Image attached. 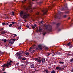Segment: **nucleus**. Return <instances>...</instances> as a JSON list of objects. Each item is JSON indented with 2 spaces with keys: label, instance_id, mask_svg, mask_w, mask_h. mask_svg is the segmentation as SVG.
I'll return each instance as SVG.
<instances>
[{
  "label": "nucleus",
  "instance_id": "61",
  "mask_svg": "<svg viewBox=\"0 0 73 73\" xmlns=\"http://www.w3.org/2000/svg\"><path fill=\"white\" fill-rule=\"evenodd\" d=\"M31 73H33V72H32Z\"/></svg>",
  "mask_w": 73,
  "mask_h": 73
},
{
  "label": "nucleus",
  "instance_id": "48",
  "mask_svg": "<svg viewBox=\"0 0 73 73\" xmlns=\"http://www.w3.org/2000/svg\"><path fill=\"white\" fill-rule=\"evenodd\" d=\"M45 49H48V48L47 47L45 48Z\"/></svg>",
  "mask_w": 73,
  "mask_h": 73
},
{
  "label": "nucleus",
  "instance_id": "43",
  "mask_svg": "<svg viewBox=\"0 0 73 73\" xmlns=\"http://www.w3.org/2000/svg\"><path fill=\"white\" fill-rule=\"evenodd\" d=\"M36 15H39V12H37L36 13Z\"/></svg>",
  "mask_w": 73,
  "mask_h": 73
},
{
  "label": "nucleus",
  "instance_id": "19",
  "mask_svg": "<svg viewBox=\"0 0 73 73\" xmlns=\"http://www.w3.org/2000/svg\"><path fill=\"white\" fill-rule=\"evenodd\" d=\"M39 30L40 32H42V29L40 28H39Z\"/></svg>",
  "mask_w": 73,
  "mask_h": 73
},
{
  "label": "nucleus",
  "instance_id": "6",
  "mask_svg": "<svg viewBox=\"0 0 73 73\" xmlns=\"http://www.w3.org/2000/svg\"><path fill=\"white\" fill-rule=\"evenodd\" d=\"M38 62L39 63H41V62L42 63H44L45 62V59L43 58L41 59V58L40 57H39V60H38Z\"/></svg>",
  "mask_w": 73,
  "mask_h": 73
},
{
  "label": "nucleus",
  "instance_id": "38",
  "mask_svg": "<svg viewBox=\"0 0 73 73\" xmlns=\"http://www.w3.org/2000/svg\"><path fill=\"white\" fill-rule=\"evenodd\" d=\"M5 25H8V23H5Z\"/></svg>",
  "mask_w": 73,
  "mask_h": 73
},
{
  "label": "nucleus",
  "instance_id": "27",
  "mask_svg": "<svg viewBox=\"0 0 73 73\" xmlns=\"http://www.w3.org/2000/svg\"><path fill=\"white\" fill-rule=\"evenodd\" d=\"M66 17H67V15H64L63 16V17L64 18H66Z\"/></svg>",
  "mask_w": 73,
  "mask_h": 73
},
{
  "label": "nucleus",
  "instance_id": "45",
  "mask_svg": "<svg viewBox=\"0 0 73 73\" xmlns=\"http://www.w3.org/2000/svg\"><path fill=\"white\" fill-rule=\"evenodd\" d=\"M3 28L0 29V31H3Z\"/></svg>",
  "mask_w": 73,
  "mask_h": 73
},
{
  "label": "nucleus",
  "instance_id": "32",
  "mask_svg": "<svg viewBox=\"0 0 73 73\" xmlns=\"http://www.w3.org/2000/svg\"><path fill=\"white\" fill-rule=\"evenodd\" d=\"M31 27L33 28V29H35V27L33 26H31Z\"/></svg>",
  "mask_w": 73,
  "mask_h": 73
},
{
  "label": "nucleus",
  "instance_id": "20",
  "mask_svg": "<svg viewBox=\"0 0 73 73\" xmlns=\"http://www.w3.org/2000/svg\"><path fill=\"white\" fill-rule=\"evenodd\" d=\"M1 34H5L6 32L4 31H2L1 32Z\"/></svg>",
  "mask_w": 73,
  "mask_h": 73
},
{
  "label": "nucleus",
  "instance_id": "21",
  "mask_svg": "<svg viewBox=\"0 0 73 73\" xmlns=\"http://www.w3.org/2000/svg\"><path fill=\"white\" fill-rule=\"evenodd\" d=\"M9 17L6 16L5 17V19H7V20H8V19H9Z\"/></svg>",
  "mask_w": 73,
  "mask_h": 73
},
{
  "label": "nucleus",
  "instance_id": "17",
  "mask_svg": "<svg viewBox=\"0 0 73 73\" xmlns=\"http://www.w3.org/2000/svg\"><path fill=\"white\" fill-rule=\"evenodd\" d=\"M48 33V32H43L42 33V34L43 35V36H45L46 33Z\"/></svg>",
  "mask_w": 73,
  "mask_h": 73
},
{
  "label": "nucleus",
  "instance_id": "9",
  "mask_svg": "<svg viewBox=\"0 0 73 73\" xmlns=\"http://www.w3.org/2000/svg\"><path fill=\"white\" fill-rule=\"evenodd\" d=\"M60 17H61L60 15H55V18H56V19H60Z\"/></svg>",
  "mask_w": 73,
  "mask_h": 73
},
{
  "label": "nucleus",
  "instance_id": "5",
  "mask_svg": "<svg viewBox=\"0 0 73 73\" xmlns=\"http://www.w3.org/2000/svg\"><path fill=\"white\" fill-rule=\"evenodd\" d=\"M49 8H50V9H52L51 7H47V8L45 9L44 10L41 9V10L43 12V15H46L48 12V9Z\"/></svg>",
  "mask_w": 73,
  "mask_h": 73
},
{
  "label": "nucleus",
  "instance_id": "56",
  "mask_svg": "<svg viewBox=\"0 0 73 73\" xmlns=\"http://www.w3.org/2000/svg\"><path fill=\"white\" fill-rule=\"evenodd\" d=\"M70 17H69L68 18V20H70Z\"/></svg>",
  "mask_w": 73,
  "mask_h": 73
},
{
  "label": "nucleus",
  "instance_id": "50",
  "mask_svg": "<svg viewBox=\"0 0 73 73\" xmlns=\"http://www.w3.org/2000/svg\"><path fill=\"white\" fill-rule=\"evenodd\" d=\"M42 24V23H41V22H40L39 23V24Z\"/></svg>",
  "mask_w": 73,
  "mask_h": 73
},
{
  "label": "nucleus",
  "instance_id": "40",
  "mask_svg": "<svg viewBox=\"0 0 73 73\" xmlns=\"http://www.w3.org/2000/svg\"><path fill=\"white\" fill-rule=\"evenodd\" d=\"M12 13L13 15H15V13H14V12H13V11L12 12Z\"/></svg>",
  "mask_w": 73,
  "mask_h": 73
},
{
  "label": "nucleus",
  "instance_id": "63",
  "mask_svg": "<svg viewBox=\"0 0 73 73\" xmlns=\"http://www.w3.org/2000/svg\"><path fill=\"white\" fill-rule=\"evenodd\" d=\"M72 68H73V67H72Z\"/></svg>",
  "mask_w": 73,
  "mask_h": 73
},
{
  "label": "nucleus",
  "instance_id": "25",
  "mask_svg": "<svg viewBox=\"0 0 73 73\" xmlns=\"http://www.w3.org/2000/svg\"><path fill=\"white\" fill-rule=\"evenodd\" d=\"M21 29V26H19L18 27V29L20 30Z\"/></svg>",
  "mask_w": 73,
  "mask_h": 73
},
{
  "label": "nucleus",
  "instance_id": "34",
  "mask_svg": "<svg viewBox=\"0 0 73 73\" xmlns=\"http://www.w3.org/2000/svg\"><path fill=\"white\" fill-rule=\"evenodd\" d=\"M25 63H26V65H27V64H29V62H28V61H26L25 62Z\"/></svg>",
  "mask_w": 73,
  "mask_h": 73
},
{
  "label": "nucleus",
  "instance_id": "44",
  "mask_svg": "<svg viewBox=\"0 0 73 73\" xmlns=\"http://www.w3.org/2000/svg\"><path fill=\"white\" fill-rule=\"evenodd\" d=\"M19 63H16V65H19Z\"/></svg>",
  "mask_w": 73,
  "mask_h": 73
},
{
  "label": "nucleus",
  "instance_id": "52",
  "mask_svg": "<svg viewBox=\"0 0 73 73\" xmlns=\"http://www.w3.org/2000/svg\"><path fill=\"white\" fill-rule=\"evenodd\" d=\"M34 26H35V27H36V26H37V25H34Z\"/></svg>",
  "mask_w": 73,
  "mask_h": 73
},
{
  "label": "nucleus",
  "instance_id": "53",
  "mask_svg": "<svg viewBox=\"0 0 73 73\" xmlns=\"http://www.w3.org/2000/svg\"><path fill=\"white\" fill-rule=\"evenodd\" d=\"M50 53H49L48 54V56H49V55H50Z\"/></svg>",
  "mask_w": 73,
  "mask_h": 73
},
{
  "label": "nucleus",
  "instance_id": "14",
  "mask_svg": "<svg viewBox=\"0 0 73 73\" xmlns=\"http://www.w3.org/2000/svg\"><path fill=\"white\" fill-rule=\"evenodd\" d=\"M71 43L70 42H68V43H67V44H65V45H66V46H70V44Z\"/></svg>",
  "mask_w": 73,
  "mask_h": 73
},
{
  "label": "nucleus",
  "instance_id": "33",
  "mask_svg": "<svg viewBox=\"0 0 73 73\" xmlns=\"http://www.w3.org/2000/svg\"><path fill=\"white\" fill-rule=\"evenodd\" d=\"M12 24H11L9 25V27H11L12 26Z\"/></svg>",
  "mask_w": 73,
  "mask_h": 73
},
{
  "label": "nucleus",
  "instance_id": "54",
  "mask_svg": "<svg viewBox=\"0 0 73 73\" xmlns=\"http://www.w3.org/2000/svg\"><path fill=\"white\" fill-rule=\"evenodd\" d=\"M31 49H32V48H30L29 49V50H31Z\"/></svg>",
  "mask_w": 73,
  "mask_h": 73
},
{
  "label": "nucleus",
  "instance_id": "49",
  "mask_svg": "<svg viewBox=\"0 0 73 73\" xmlns=\"http://www.w3.org/2000/svg\"><path fill=\"white\" fill-rule=\"evenodd\" d=\"M64 68H61V70H64Z\"/></svg>",
  "mask_w": 73,
  "mask_h": 73
},
{
  "label": "nucleus",
  "instance_id": "8",
  "mask_svg": "<svg viewBox=\"0 0 73 73\" xmlns=\"http://www.w3.org/2000/svg\"><path fill=\"white\" fill-rule=\"evenodd\" d=\"M68 8L67 6L65 7H62L61 9H60L61 11H64V10H68Z\"/></svg>",
  "mask_w": 73,
  "mask_h": 73
},
{
  "label": "nucleus",
  "instance_id": "1",
  "mask_svg": "<svg viewBox=\"0 0 73 73\" xmlns=\"http://www.w3.org/2000/svg\"><path fill=\"white\" fill-rule=\"evenodd\" d=\"M29 5L28 7L24 5L23 6V8H24L25 11H21L20 12V16H23V15H24L23 16V19H26L27 18V17L28 16V12H29V10H30L31 9H32L31 10V12H33V11L36 10V9L35 7L33 8L32 9L31 7L32 5L33 4V3L31 1H29Z\"/></svg>",
  "mask_w": 73,
  "mask_h": 73
},
{
  "label": "nucleus",
  "instance_id": "15",
  "mask_svg": "<svg viewBox=\"0 0 73 73\" xmlns=\"http://www.w3.org/2000/svg\"><path fill=\"white\" fill-rule=\"evenodd\" d=\"M30 66L31 68H34V67H35V65L34 64H31Z\"/></svg>",
  "mask_w": 73,
  "mask_h": 73
},
{
  "label": "nucleus",
  "instance_id": "29",
  "mask_svg": "<svg viewBox=\"0 0 73 73\" xmlns=\"http://www.w3.org/2000/svg\"><path fill=\"white\" fill-rule=\"evenodd\" d=\"M26 27L27 28H30V27L28 26V25H26Z\"/></svg>",
  "mask_w": 73,
  "mask_h": 73
},
{
  "label": "nucleus",
  "instance_id": "41",
  "mask_svg": "<svg viewBox=\"0 0 73 73\" xmlns=\"http://www.w3.org/2000/svg\"><path fill=\"white\" fill-rule=\"evenodd\" d=\"M2 53H3V52H2L1 51H0V56L1 55V54H2Z\"/></svg>",
  "mask_w": 73,
  "mask_h": 73
},
{
  "label": "nucleus",
  "instance_id": "31",
  "mask_svg": "<svg viewBox=\"0 0 73 73\" xmlns=\"http://www.w3.org/2000/svg\"><path fill=\"white\" fill-rule=\"evenodd\" d=\"M60 64H64V62H59Z\"/></svg>",
  "mask_w": 73,
  "mask_h": 73
},
{
  "label": "nucleus",
  "instance_id": "28",
  "mask_svg": "<svg viewBox=\"0 0 73 73\" xmlns=\"http://www.w3.org/2000/svg\"><path fill=\"white\" fill-rule=\"evenodd\" d=\"M51 73H55V71L54 70H52Z\"/></svg>",
  "mask_w": 73,
  "mask_h": 73
},
{
  "label": "nucleus",
  "instance_id": "60",
  "mask_svg": "<svg viewBox=\"0 0 73 73\" xmlns=\"http://www.w3.org/2000/svg\"><path fill=\"white\" fill-rule=\"evenodd\" d=\"M5 16H6V14H5Z\"/></svg>",
  "mask_w": 73,
  "mask_h": 73
},
{
  "label": "nucleus",
  "instance_id": "11",
  "mask_svg": "<svg viewBox=\"0 0 73 73\" xmlns=\"http://www.w3.org/2000/svg\"><path fill=\"white\" fill-rule=\"evenodd\" d=\"M38 47L40 49V50H42V45L39 44L38 46Z\"/></svg>",
  "mask_w": 73,
  "mask_h": 73
},
{
  "label": "nucleus",
  "instance_id": "55",
  "mask_svg": "<svg viewBox=\"0 0 73 73\" xmlns=\"http://www.w3.org/2000/svg\"><path fill=\"white\" fill-rule=\"evenodd\" d=\"M42 3V2H40V4H41V3Z\"/></svg>",
  "mask_w": 73,
  "mask_h": 73
},
{
  "label": "nucleus",
  "instance_id": "22",
  "mask_svg": "<svg viewBox=\"0 0 73 73\" xmlns=\"http://www.w3.org/2000/svg\"><path fill=\"white\" fill-rule=\"evenodd\" d=\"M30 50V52H31V53H34L35 51L34 50H32V52Z\"/></svg>",
  "mask_w": 73,
  "mask_h": 73
},
{
  "label": "nucleus",
  "instance_id": "57",
  "mask_svg": "<svg viewBox=\"0 0 73 73\" xmlns=\"http://www.w3.org/2000/svg\"><path fill=\"white\" fill-rule=\"evenodd\" d=\"M71 71H72V72H73V69L72 70H71Z\"/></svg>",
  "mask_w": 73,
  "mask_h": 73
},
{
  "label": "nucleus",
  "instance_id": "42",
  "mask_svg": "<svg viewBox=\"0 0 73 73\" xmlns=\"http://www.w3.org/2000/svg\"><path fill=\"white\" fill-rule=\"evenodd\" d=\"M46 73H49V71L48 70H46Z\"/></svg>",
  "mask_w": 73,
  "mask_h": 73
},
{
  "label": "nucleus",
  "instance_id": "51",
  "mask_svg": "<svg viewBox=\"0 0 73 73\" xmlns=\"http://www.w3.org/2000/svg\"><path fill=\"white\" fill-rule=\"evenodd\" d=\"M43 21H41V23H43Z\"/></svg>",
  "mask_w": 73,
  "mask_h": 73
},
{
  "label": "nucleus",
  "instance_id": "35",
  "mask_svg": "<svg viewBox=\"0 0 73 73\" xmlns=\"http://www.w3.org/2000/svg\"><path fill=\"white\" fill-rule=\"evenodd\" d=\"M39 60V59H38V58H36L35 59V60H36V61H38V62Z\"/></svg>",
  "mask_w": 73,
  "mask_h": 73
},
{
  "label": "nucleus",
  "instance_id": "3",
  "mask_svg": "<svg viewBox=\"0 0 73 73\" xmlns=\"http://www.w3.org/2000/svg\"><path fill=\"white\" fill-rule=\"evenodd\" d=\"M11 62H12V61L11 60H10L9 62H7V64H5L2 66V67H3V70L4 71L5 70L4 69V68H8L9 66H11L12 64H11Z\"/></svg>",
  "mask_w": 73,
  "mask_h": 73
},
{
  "label": "nucleus",
  "instance_id": "2",
  "mask_svg": "<svg viewBox=\"0 0 73 73\" xmlns=\"http://www.w3.org/2000/svg\"><path fill=\"white\" fill-rule=\"evenodd\" d=\"M24 53H25L22 50L20 51L19 52H18L17 53L16 55L18 56H19L18 58L19 60H21L23 58V55L24 54Z\"/></svg>",
  "mask_w": 73,
  "mask_h": 73
},
{
  "label": "nucleus",
  "instance_id": "36",
  "mask_svg": "<svg viewBox=\"0 0 73 73\" xmlns=\"http://www.w3.org/2000/svg\"><path fill=\"white\" fill-rule=\"evenodd\" d=\"M61 30V29H58V32L60 31Z\"/></svg>",
  "mask_w": 73,
  "mask_h": 73
},
{
  "label": "nucleus",
  "instance_id": "39",
  "mask_svg": "<svg viewBox=\"0 0 73 73\" xmlns=\"http://www.w3.org/2000/svg\"><path fill=\"white\" fill-rule=\"evenodd\" d=\"M72 47V45H71L69 47V48L70 49H71V48Z\"/></svg>",
  "mask_w": 73,
  "mask_h": 73
},
{
  "label": "nucleus",
  "instance_id": "26",
  "mask_svg": "<svg viewBox=\"0 0 73 73\" xmlns=\"http://www.w3.org/2000/svg\"><path fill=\"white\" fill-rule=\"evenodd\" d=\"M70 62H73V58H71L70 60Z\"/></svg>",
  "mask_w": 73,
  "mask_h": 73
},
{
  "label": "nucleus",
  "instance_id": "46",
  "mask_svg": "<svg viewBox=\"0 0 73 73\" xmlns=\"http://www.w3.org/2000/svg\"><path fill=\"white\" fill-rule=\"evenodd\" d=\"M17 36V35H16V34H15L14 36Z\"/></svg>",
  "mask_w": 73,
  "mask_h": 73
},
{
  "label": "nucleus",
  "instance_id": "47",
  "mask_svg": "<svg viewBox=\"0 0 73 73\" xmlns=\"http://www.w3.org/2000/svg\"><path fill=\"white\" fill-rule=\"evenodd\" d=\"M15 22H13L12 23L13 24H15Z\"/></svg>",
  "mask_w": 73,
  "mask_h": 73
},
{
  "label": "nucleus",
  "instance_id": "18",
  "mask_svg": "<svg viewBox=\"0 0 73 73\" xmlns=\"http://www.w3.org/2000/svg\"><path fill=\"white\" fill-rule=\"evenodd\" d=\"M69 11H70V10H69V11H65V12H64V13H65V14H68V13H69Z\"/></svg>",
  "mask_w": 73,
  "mask_h": 73
},
{
  "label": "nucleus",
  "instance_id": "4",
  "mask_svg": "<svg viewBox=\"0 0 73 73\" xmlns=\"http://www.w3.org/2000/svg\"><path fill=\"white\" fill-rule=\"evenodd\" d=\"M19 38V36H18V37H16V39H12L11 40L8 39L7 40V41L9 44H11L12 45V44H13V43H14V41H16V40L17 41V40H18Z\"/></svg>",
  "mask_w": 73,
  "mask_h": 73
},
{
  "label": "nucleus",
  "instance_id": "58",
  "mask_svg": "<svg viewBox=\"0 0 73 73\" xmlns=\"http://www.w3.org/2000/svg\"><path fill=\"white\" fill-rule=\"evenodd\" d=\"M35 0H32V1H35Z\"/></svg>",
  "mask_w": 73,
  "mask_h": 73
},
{
  "label": "nucleus",
  "instance_id": "13",
  "mask_svg": "<svg viewBox=\"0 0 73 73\" xmlns=\"http://www.w3.org/2000/svg\"><path fill=\"white\" fill-rule=\"evenodd\" d=\"M56 70H61V68L56 67Z\"/></svg>",
  "mask_w": 73,
  "mask_h": 73
},
{
  "label": "nucleus",
  "instance_id": "16",
  "mask_svg": "<svg viewBox=\"0 0 73 73\" xmlns=\"http://www.w3.org/2000/svg\"><path fill=\"white\" fill-rule=\"evenodd\" d=\"M56 54H57V55H60V54H61L60 52L59 51L57 52H56Z\"/></svg>",
  "mask_w": 73,
  "mask_h": 73
},
{
  "label": "nucleus",
  "instance_id": "59",
  "mask_svg": "<svg viewBox=\"0 0 73 73\" xmlns=\"http://www.w3.org/2000/svg\"><path fill=\"white\" fill-rule=\"evenodd\" d=\"M70 27H72V25H70Z\"/></svg>",
  "mask_w": 73,
  "mask_h": 73
},
{
  "label": "nucleus",
  "instance_id": "30",
  "mask_svg": "<svg viewBox=\"0 0 73 73\" xmlns=\"http://www.w3.org/2000/svg\"><path fill=\"white\" fill-rule=\"evenodd\" d=\"M58 15H60V14H61V12L60 11H58Z\"/></svg>",
  "mask_w": 73,
  "mask_h": 73
},
{
  "label": "nucleus",
  "instance_id": "37",
  "mask_svg": "<svg viewBox=\"0 0 73 73\" xmlns=\"http://www.w3.org/2000/svg\"><path fill=\"white\" fill-rule=\"evenodd\" d=\"M2 25H5V23H2Z\"/></svg>",
  "mask_w": 73,
  "mask_h": 73
},
{
  "label": "nucleus",
  "instance_id": "10",
  "mask_svg": "<svg viewBox=\"0 0 73 73\" xmlns=\"http://www.w3.org/2000/svg\"><path fill=\"white\" fill-rule=\"evenodd\" d=\"M61 23V22H59L57 23L56 24L57 28H58V27H59L60 26Z\"/></svg>",
  "mask_w": 73,
  "mask_h": 73
},
{
  "label": "nucleus",
  "instance_id": "24",
  "mask_svg": "<svg viewBox=\"0 0 73 73\" xmlns=\"http://www.w3.org/2000/svg\"><path fill=\"white\" fill-rule=\"evenodd\" d=\"M22 59L23 61H24V60H26V58H22Z\"/></svg>",
  "mask_w": 73,
  "mask_h": 73
},
{
  "label": "nucleus",
  "instance_id": "7",
  "mask_svg": "<svg viewBox=\"0 0 73 73\" xmlns=\"http://www.w3.org/2000/svg\"><path fill=\"white\" fill-rule=\"evenodd\" d=\"M47 29H48L49 32H52V26L49 25L47 27Z\"/></svg>",
  "mask_w": 73,
  "mask_h": 73
},
{
  "label": "nucleus",
  "instance_id": "12",
  "mask_svg": "<svg viewBox=\"0 0 73 73\" xmlns=\"http://www.w3.org/2000/svg\"><path fill=\"white\" fill-rule=\"evenodd\" d=\"M2 41H3L4 42H6L7 41L6 39H2Z\"/></svg>",
  "mask_w": 73,
  "mask_h": 73
},
{
  "label": "nucleus",
  "instance_id": "62",
  "mask_svg": "<svg viewBox=\"0 0 73 73\" xmlns=\"http://www.w3.org/2000/svg\"><path fill=\"white\" fill-rule=\"evenodd\" d=\"M25 1L26 0H24Z\"/></svg>",
  "mask_w": 73,
  "mask_h": 73
},
{
  "label": "nucleus",
  "instance_id": "23",
  "mask_svg": "<svg viewBox=\"0 0 73 73\" xmlns=\"http://www.w3.org/2000/svg\"><path fill=\"white\" fill-rule=\"evenodd\" d=\"M25 54L27 55V56H29V52H26L25 53Z\"/></svg>",
  "mask_w": 73,
  "mask_h": 73
},
{
  "label": "nucleus",
  "instance_id": "64",
  "mask_svg": "<svg viewBox=\"0 0 73 73\" xmlns=\"http://www.w3.org/2000/svg\"><path fill=\"white\" fill-rule=\"evenodd\" d=\"M5 72H4V73H5Z\"/></svg>",
  "mask_w": 73,
  "mask_h": 73
}]
</instances>
